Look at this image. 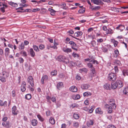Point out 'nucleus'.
I'll return each instance as SVG.
<instances>
[{
    "mask_svg": "<svg viewBox=\"0 0 128 128\" xmlns=\"http://www.w3.org/2000/svg\"><path fill=\"white\" fill-rule=\"evenodd\" d=\"M92 94L91 92H86L83 94V95L84 96H90Z\"/></svg>",
    "mask_w": 128,
    "mask_h": 128,
    "instance_id": "obj_35",
    "label": "nucleus"
},
{
    "mask_svg": "<svg viewBox=\"0 0 128 128\" xmlns=\"http://www.w3.org/2000/svg\"><path fill=\"white\" fill-rule=\"evenodd\" d=\"M123 92L125 94L128 95V86L126 87L124 89Z\"/></svg>",
    "mask_w": 128,
    "mask_h": 128,
    "instance_id": "obj_40",
    "label": "nucleus"
},
{
    "mask_svg": "<svg viewBox=\"0 0 128 128\" xmlns=\"http://www.w3.org/2000/svg\"><path fill=\"white\" fill-rule=\"evenodd\" d=\"M102 51L104 52H106L108 51V50L107 49L104 47L103 46L102 47Z\"/></svg>",
    "mask_w": 128,
    "mask_h": 128,
    "instance_id": "obj_50",
    "label": "nucleus"
},
{
    "mask_svg": "<svg viewBox=\"0 0 128 128\" xmlns=\"http://www.w3.org/2000/svg\"><path fill=\"white\" fill-rule=\"evenodd\" d=\"M20 53L22 54V56H24L26 57L27 56V53L25 51L21 52Z\"/></svg>",
    "mask_w": 128,
    "mask_h": 128,
    "instance_id": "obj_49",
    "label": "nucleus"
},
{
    "mask_svg": "<svg viewBox=\"0 0 128 128\" xmlns=\"http://www.w3.org/2000/svg\"><path fill=\"white\" fill-rule=\"evenodd\" d=\"M104 88L107 90H110L112 88V86H111L110 84L108 83H106L104 85Z\"/></svg>",
    "mask_w": 128,
    "mask_h": 128,
    "instance_id": "obj_16",
    "label": "nucleus"
},
{
    "mask_svg": "<svg viewBox=\"0 0 128 128\" xmlns=\"http://www.w3.org/2000/svg\"><path fill=\"white\" fill-rule=\"evenodd\" d=\"M70 91L74 92H76L78 90L77 88L74 86H72L70 88Z\"/></svg>",
    "mask_w": 128,
    "mask_h": 128,
    "instance_id": "obj_22",
    "label": "nucleus"
},
{
    "mask_svg": "<svg viewBox=\"0 0 128 128\" xmlns=\"http://www.w3.org/2000/svg\"><path fill=\"white\" fill-rule=\"evenodd\" d=\"M119 54V51L118 50L116 49L114 51V57L116 58L118 56Z\"/></svg>",
    "mask_w": 128,
    "mask_h": 128,
    "instance_id": "obj_30",
    "label": "nucleus"
},
{
    "mask_svg": "<svg viewBox=\"0 0 128 128\" xmlns=\"http://www.w3.org/2000/svg\"><path fill=\"white\" fill-rule=\"evenodd\" d=\"M68 43L71 45V48L72 49L76 51L78 50V49L76 48V45L74 42L70 41Z\"/></svg>",
    "mask_w": 128,
    "mask_h": 128,
    "instance_id": "obj_10",
    "label": "nucleus"
},
{
    "mask_svg": "<svg viewBox=\"0 0 128 128\" xmlns=\"http://www.w3.org/2000/svg\"><path fill=\"white\" fill-rule=\"evenodd\" d=\"M66 6V4L64 2L62 3L60 5L61 8L64 10H66L67 8V7Z\"/></svg>",
    "mask_w": 128,
    "mask_h": 128,
    "instance_id": "obj_33",
    "label": "nucleus"
},
{
    "mask_svg": "<svg viewBox=\"0 0 128 128\" xmlns=\"http://www.w3.org/2000/svg\"><path fill=\"white\" fill-rule=\"evenodd\" d=\"M26 83L25 81L22 82L20 87V89L22 92H24L26 90Z\"/></svg>",
    "mask_w": 128,
    "mask_h": 128,
    "instance_id": "obj_11",
    "label": "nucleus"
},
{
    "mask_svg": "<svg viewBox=\"0 0 128 128\" xmlns=\"http://www.w3.org/2000/svg\"><path fill=\"white\" fill-rule=\"evenodd\" d=\"M92 60V62H92L93 64H98V62L96 60Z\"/></svg>",
    "mask_w": 128,
    "mask_h": 128,
    "instance_id": "obj_57",
    "label": "nucleus"
},
{
    "mask_svg": "<svg viewBox=\"0 0 128 128\" xmlns=\"http://www.w3.org/2000/svg\"><path fill=\"white\" fill-rule=\"evenodd\" d=\"M37 117L40 121L41 122H43L44 121V119L40 115L38 114L37 115Z\"/></svg>",
    "mask_w": 128,
    "mask_h": 128,
    "instance_id": "obj_45",
    "label": "nucleus"
},
{
    "mask_svg": "<svg viewBox=\"0 0 128 128\" xmlns=\"http://www.w3.org/2000/svg\"><path fill=\"white\" fill-rule=\"evenodd\" d=\"M10 53V50L8 48H6L5 50V55L6 56H8Z\"/></svg>",
    "mask_w": 128,
    "mask_h": 128,
    "instance_id": "obj_23",
    "label": "nucleus"
},
{
    "mask_svg": "<svg viewBox=\"0 0 128 128\" xmlns=\"http://www.w3.org/2000/svg\"><path fill=\"white\" fill-rule=\"evenodd\" d=\"M63 83L62 82H58L57 85V88L59 90H60L63 87Z\"/></svg>",
    "mask_w": 128,
    "mask_h": 128,
    "instance_id": "obj_21",
    "label": "nucleus"
},
{
    "mask_svg": "<svg viewBox=\"0 0 128 128\" xmlns=\"http://www.w3.org/2000/svg\"><path fill=\"white\" fill-rule=\"evenodd\" d=\"M85 11V8H82L80 9L78 12L80 14H82L84 13Z\"/></svg>",
    "mask_w": 128,
    "mask_h": 128,
    "instance_id": "obj_41",
    "label": "nucleus"
},
{
    "mask_svg": "<svg viewBox=\"0 0 128 128\" xmlns=\"http://www.w3.org/2000/svg\"><path fill=\"white\" fill-rule=\"evenodd\" d=\"M7 104V102L6 101H5L3 102L2 100H0V106H6Z\"/></svg>",
    "mask_w": 128,
    "mask_h": 128,
    "instance_id": "obj_28",
    "label": "nucleus"
},
{
    "mask_svg": "<svg viewBox=\"0 0 128 128\" xmlns=\"http://www.w3.org/2000/svg\"><path fill=\"white\" fill-rule=\"evenodd\" d=\"M114 63L116 64L117 66H120L121 64L120 61L117 60H115L114 61Z\"/></svg>",
    "mask_w": 128,
    "mask_h": 128,
    "instance_id": "obj_31",
    "label": "nucleus"
},
{
    "mask_svg": "<svg viewBox=\"0 0 128 128\" xmlns=\"http://www.w3.org/2000/svg\"><path fill=\"white\" fill-rule=\"evenodd\" d=\"M108 103L110 106H112L114 109L116 108V105L115 103V100L111 98L109 100Z\"/></svg>",
    "mask_w": 128,
    "mask_h": 128,
    "instance_id": "obj_6",
    "label": "nucleus"
},
{
    "mask_svg": "<svg viewBox=\"0 0 128 128\" xmlns=\"http://www.w3.org/2000/svg\"><path fill=\"white\" fill-rule=\"evenodd\" d=\"M27 81L32 87L34 86V78L32 76H28L27 79Z\"/></svg>",
    "mask_w": 128,
    "mask_h": 128,
    "instance_id": "obj_8",
    "label": "nucleus"
},
{
    "mask_svg": "<svg viewBox=\"0 0 128 128\" xmlns=\"http://www.w3.org/2000/svg\"><path fill=\"white\" fill-rule=\"evenodd\" d=\"M94 122L92 120H90L87 122L86 124L88 126H89L90 125H92L93 124Z\"/></svg>",
    "mask_w": 128,
    "mask_h": 128,
    "instance_id": "obj_32",
    "label": "nucleus"
},
{
    "mask_svg": "<svg viewBox=\"0 0 128 128\" xmlns=\"http://www.w3.org/2000/svg\"><path fill=\"white\" fill-rule=\"evenodd\" d=\"M19 59V62L20 63H22L24 62V60L22 58H20Z\"/></svg>",
    "mask_w": 128,
    "mask_h": 128,
    "instance_id": "obj_63",
    "label": "nucleus"
},
{
    "mask_svg": "<svg viewBox=\"0 0 128 128\" xmlns=\"http://www.w3.org/2000/svg\"><path fill=\"white\" fill-rule=\"evenodd\" d=\"M111 10L115 12H119V10L118 8H114V7H111Z\"/></svg>",
    "mask_w": 128,
    "mask_h": 128,
    "instance_id": "obj_43",
    "label": "nucleus"
},
{
    "mask_svg": "<svg viewBox=\"0 0 128 128\" xmlns=\"http://www.w3.org/2000/svg\"><path fill=\"white\" fill-rule=\"evenodd\" d=\"M12 95L13 97L14 98L16 96L15 91L14 90H13L12 92Z\"/></svg>",
    "mask_w": 128,
    "mask_h": 128,
    "instance_id": "obj_64",
    "label": "nucleus"
},
{
    "mask_svg": "<svg viewBox=\"0 0 128 128\" xmlns=\"http://www.w3.org/2000/svg\"><path fill=\"white\" fill-rule=\"evenodd\" d=\"M2 125L3 126L8 128L10 127V122H4L2 123Z\"/></svg>",
    "mask_w": 128,
    "mask_h": 128,
    "instance_id": "obj_20",
    "label": "nucleus"
},
{
    "mask_svg": "<svg viewBox=\"0 0 128 128\" xmlns=\"http://www.w3.org/2000/svg\"><path fill=\"white\" fill-rule=\"evenodd\" d=\"M100 6H97L94 8H92V10H99V9H100Z\"/></svg>",
    "mask_w": 128,
    "mask_h": 128,
    "instance_id": "obj_62",
    "label": "nucleus"
},
{
    "mask_svg": "<svg viewBox=\"0 0 128 128\" xmlns=\"http://www.w3.org/2000/svg\"><path fill=\"white\" fill-rule=\"evenodd\" d=\"M92 45L94 47L96 45V42L95 40H93L91 42Z\"/></svg>",
    "mask_w": 128,
    "mask_h": 128,
    "instance_id": "obj_56",
    "label": "nucleus"
},
{
    "mask_svg": "<svg viewBox=\"0 0 128 128\" xmlns=\"http://www.w3.org/2000/svg\"><path fill=\"white\" fill-rule=\"evenodd\" d=\"M96 113L100 114H102L103 112V111L101 110V108H96Z\"/></svg>",
    "mask_w": 128,
    "mask_h": 128,
    "instance_id": "obj_24",
    "label": "nucleus"
},
{
    "mask_svg": "<svg viewBox=\"0 0 128 128\" xmlns=\"http://www.w3.org/2000/svg\"><path fill=\"white\" fill-rule=\"evenodd\" d=\"M63 51L67 54L72 52V50L70 48H68L66 47H63L62 48Z\"/></svg>",
    "mask_w": 128,
    "mask_h": 128,
    "instance_id": "obj_13",
    "label": "nucleus"
},
{
    "mask_svg": "<svg viewBox=\"0 0 128 128\" xmlns=\"http://www.w3.org/2000/svg\"><path fill=\"white\" fill-rule=\"evenodd\" d=\"M82 33L81 31H78L76 32H75L74 34V36L72 35L70 36L73 38L78 40H79L80 39L76 38V37H78L79 36L82 35Z\"/></svg>",
    "mask_w": 128,
    "mask_h": 128,
    "instance_id": "obj_7",
    "label": "nucleus"
},
{
    "mask_svg": "<svg viewBox=\"0 0 128 128\" xmlns=\"http://www.w3.org/2000/svg\"><path fill=\"white\" fill-rule=\"evenodd\" d=\"M52 101L54 102H56V98L55 97L53 96L51 98Z\"/></svg>",
    "mask_w": 128,
    "mask_h": 128,
    "instance_id": "obj_59",
    "label": "nucleus"
},
{
    "mask_svg": "<svg viewBox=\"0 0 128 128\" xmlns=\"http://www.w3.org/2000/svg\"><path fill=\"white\" fill-rule=\"evenodd\" d=\"M32 124L34 126H36L38 123V122L37 120L34 119L30 121Z\"/></svg>",
    "mask_w": 128,
    "mask_h": 128,
    "instance_id": "obj_19",
    "label": "nucleus"
},
{
    "mask_svg": "<svg viewBox=\"0 0 128 128\" xmlns=\"http://www.w3.org/2000/svg\"><path fill=\"white\" fill-rule=\"evenodd\" d=\"M116 74L112 72L108 74V79L111 81H114L116 80Z\"/></svg>",
    "mask_w": 128,
    "mask_h": 128,
    "instance_id": "obj_5",
    "label": "nucleus"
},
{
    "mask_svg": "<svg viewBox=\"0 0 128 128\" xmlns=\"http://www.w3.org/2000/svg\"><path fill=\"white\" fill-rule=\"evenodd\" d=\"M48 79V76L46 75H45L43 76L42 78V83L43 84L44 83V81H46Z\"/></svg>",
    "mask_w": 128,
    "mask_h": 128,
    "instance_id": "obj_17",
    "label": "nucleus"
},
{
    "mask_svg": "<svg viewBox=\"0 0 128 128\" xmlns=\"http://www.w3.org/2000/svg\"><path fill=\"white\" fill-rule=\"evenodd\" d=\"M72 56L74 58L76 57L78 58L79 57V56L78 54H76L74 52L72 54Z\"/></svg>",
    "mask_w": 128,
    "mask_h": 128,
    "instance_id": "obj_52",
    "label": "nucleus"
},
{
    "mask_svg": "<svg viewBox=\"0 0 128 128\" xmlns=\"http://www.w3.org/2000/svg\"><path fill=\"white\" fill-rule=\"evenodd\" d=\"M41 10V11L42 13L43 14H44V13L46 12L47 11L46 9L44 8H42Z\"/></svg>",
    "mask_w": 128,
    "mask_h": 128,
    "instance_id": "obj_54",
    "label": "nucleus"
},
{
    "mask_svg": "<svg viewBox=\"0 0 128 128\" xmlns=\"http://www.w3.org/2000/svg\"><path fill=\"white\" fill-rule=\"evenodd\" d=\"M78 106V105L75 104H72L71 106V107L72 108H74L75 107H77Z\"/></svg>",
    "mask_w": 128,
    "mask_h": 128,
    "instance_id": "obj_58",
    "label": "nucleus"
},
{
    "mask_svg": "<svg viewBox=\"0 0 128 128\" xmlns=\"http://www.w3.org/2000/svg\"><path fill=\"white\" fill-rule=\"evenodd\" d=\"M122 72L124 76H128V69L124 70L122 71Z\"/></svg>",
    "mask_w": 128,
    "mask_h": 128,
    "instance_id": "obj_27",
    "label": "nucleus"
},
{
    "mask_svg": "<svg viewBox=\"0 0 128 128\" xmlns=\"http://www.w3.org/2000/svg\"><path fill=\"white\" fill-rule=\"evenodd\" d=\"M39 48L41 50H43L44 48V45L41 44L39 46Z\"/></svg>",
    "mask_w": 128,
    "mask_h": 128,
    "instance_id": "obj_51",
    "label": "nucleus"
},
{
    "mask_svg": "<svg viewBox=\"0 0 128 128\" xmlns=\"http://www.w3.org/2000/svg\"><path fill=\"white\" fill-rule=\"evenodd\" d=\"M8 3L9 4L14 7H16L18 6V4L16 3H14L12 1L8 2Z\"/></svg>",
    "mask_w": 128,
    "mask_h": 128,
    "instance_id": "obj_26",
    "label": "nucleus"
},
{
    "mask_svg": "<svg viewBox=\"0 0 128 128\" xmlns=\"http://www.w3.org/2000/svg\"><path fill=\"white\" fill-rule=\"evenodd\" d=\"M80 98V96L79 94L74 95L73 96V98L74 100H78Z\"/></svg>",
    "mask_w": 128,
    "mask_h": 128,
    "instance_id": "obj_39",
    "label": "nucleus"
},
{
    "mask_svg": "<svg viewBox=\"0 0 128 128\" xmlns=\"http://www.w3.org/2000/svg\"><path fill=\"white\" fill-rule=\"evenodd\" d=\"M123 85V82L118 80H117L115 82L111 84L112 88L113 89H115L116 88H120L122 87Z\"/></svg>",
    "mask_w": 128,
    "mask_h": 128,
    "instance_id": "obj_1",
    "label": "nucleus"
},
{
    "mask_svg": "<svg viewBox=\"0 0 128 128\" xmlns=\"http://www.w3.org/2000/svg\"><path fill=\"white\" fill-rule=\"evenodd\" d=\"M105 107L108 109V113L111 114L112 112V109H114L112 107L110 106L109 104H106L105 105Z\"/></svg>",
    "mask_w": 128,
    "mask_h": 128,
    "instance_id": "obj_9",
    "label": "nucleus"
},
{
    "mask_svg": "<svg viewBox=\"0 0 128 128\" xmlns=\"http://www.w3.org/2000/svg\"><path fill=\"white\" fill-rule=\"evenodd\" d=\"M114 70L115 72L116 73H117L118 72V67L117 66H114Z\"/></svg>",
    "mask_w": 128,
    "mask_h": 128,
    "instance_id": "obj_60",
    "label": "nucleus"
},
{
    "mask_svg": "<svg viewBox=\"0 0 128 128\" xmlns=\"http://www.w3.org/2000/svg\"><path fill=\"white\" fill-rule=\"evenodd\" d=\"M9 76V73L6 71L2 72L0 76V80L2 82H4L6 81V78Z\"/></svg>",
    "mask_w": 128,
    "mask_h": 128,
    "instance_id": "obj_2",
    "label": "nucleus"
},
{
    "mask_svg": "<svg viewBox=\"0 0 128 128\" xmlns=\"http://www.w3.org/2000/svg\"><path fill=\"white\" fill-rule=\"evenodd\" d=\"M32 98L31 95L30 94H28L25 96V98L28 100Z\"/></svg>",
    "mask_w": 128,
    "mask_h": 128,
    "instance_id": "obj_38",
    "label": "nucleus"
},
{
    "mask_svg": "<svg viewBox=\"0 0 128 128\" xmlns=\"http://www.w3.org/2000/svg\"><path fill=\"white\" fill-rule=\"evenodd\" d=\"M80 72H86L88 71V70L86 68H84L80 69Z\"/></svg>",
    "mask_w": 128,
    "mask_h": 128,
    "instance_id": "obj_48",
    "label": "nucleus"
},
{
    "mask_svg": "<svg viewBox=\"0 0 128 128\" xmlns=\"http://www.w3.org/2000/svg\"><path fill=\"white\" fill-rule=\"evenodd\" d=\"M87 66L90 68H92L93 66L92 64L90 62H88L87 64Z\"/></svg>",
    "mask_w": 128,
    "mask_h": 128,
    "instance_id": "obj_53",
    "label": "nucleus"
},
{
    "mask_svg": "<svg viewBox=\"0 0 128 128\" xmlns=\"http://www.w3.org/2000/svg\"><path fill=\"white\" fill-rule=\"evenodd\" d=\"M116 28L118 30H120V31L122 32L124 29L125 27L124 26L120 24L117 26Z\"/></svg>",
    "mask_w": 128,
    "mask_h": 128,
    "instance_id": "obj_14",
    "label": "nucleus"
},
{
    "mask_svg": "<svg viewBox=\"0 0 128 128\" xmlns=\"http://www.w3.org/2000/svg\"><path fill=\"white\" fill-rule=\"evenodd\" d=\"M30 53L31 56L32 57H34L35 56V53L32 48H30Z\"/></svg>",
    "mask_w": 128,
    "mask_h": 128,
    "instance_id": "obj_18",
    "label": "nucleus"
},
{
    "mask_svg": "<svg viewBox=\"0 0 128 128\" xmlns=\"http://www.w3.org/2000/svg\"><path fill=\"white\" fill-rule=\"evenodd\" d=\"M113 32V30L110 28H108L107 29V30L106 32V33L107 34H112Z\"/></svg>",
    "mask_w": 128,
    "mask_h": 128,
    "instance_id": "obj_34",
    "label": "nucleus"
},
{
    "mask_svg": "<svg viewBox=\"0 0 128 128\" xmlns=\"http://www.w3.org/2000/svg\"><path fill=\"white\" fill-rule=\"evenodd\" d=\"M79 126V124L78 122H73V126L75 128H78Z\"/></svg>",
    "mask_w": 128,
    "mask_h": 128,
    "instance_id": "obj_29",
    "label": "nucleus"
},
{
    "mask_svg": "<svg viewBox=\"0 0 128 128\" xmlns=\"http://www.w3.org/2000/svg\"><path fill=\"white\" fill-rule=\"evenodd\" d=\"M49 122L52 124L55 123V121L54 118L52 117L50 118L49 119Z\"/></svg>",
    "mask_w": 128,
    "mask_h": 128,
    "instance_id": "obj_37",
    "label": "nucleus"
},
{
    "mask_svg": "<svg viewBox=\"0 0 128 128\" xmlns=\"http://www.w3.org/2000/svg\"><path fill=\"white\" fill-rule=\"evenodd\" d=\"M74 118L76 119H78L79 118L78 115L74 113L73 115Z\"/></svg>",
    "mask_w": 128,
    "mask_h": 128,
    "instance_id": "obj_46",
    "label": "nucleus"
},
{
    "mask_svg": "<svg viewBox=\"0 0 128 128\" xmlns=\"http://www.w3.org/2000/svg\"><path fill=\"white\" fill-rule=\"evenodd\" d=\"M57 60L59 62H62L66 64L69 62L68 58L64 56L60 55L59 56L57 57Z\"/></svg>",
    "mask_w": 128,
    "mask_h": 128,
    "instance_id": "obj_3",
    "label": "nucleus"
},
{
    "mask_svg": "<svg viewBox=\"0 0 128 128\" xmlns=\"http://www.w3.org/2000/svg\"><path fill=\"white\" fill-rule=\"evenodd\" d=\"M33 48L35 51L38 52L40 51L39 49L38 46L36 45H34L33 46Z\"/></svg>",
    "mask_w": 128,
    "mask_h": 128,
    "instance_id": "obj_36",
    "label": "nucleus"
},
{
    "mask_svg": "<svg viewBox=\"0 0 128 128\" xmlns=\"http://www.w3.org/2000/svg\"><path fill=\"white\" fill-rule=\"evenodd\" d=\"M67 32L69 34H72L74 33V32L73 30H70L69 31H68Z\"/></svg>",
    "mask_w": 128,
    "mask_h": 128,
    "instance_id": "obj_61",
    "label": "nucleus"
},
{
    "mask_svg": "<svg viewBox=\"0 0 128 128\" xmlns=\"http://www.w3.org/2000/svg\"><path fill=\"white\" fill-rule=\"evenodd\" d=\"M48 10L50 12V14L51 15L53 16L54 15L55 13L56 12V11L50 8H48Z\"/></svg>",
    "mask_w": 128,
    "mask_h": 128,
    "instance_id": "obj_25",
    "label": "nucleus"
},
{
    "mask_svg": "<svg viewBox=\"0 0 128 128\" xmlns=\"http://www.w3.org/2000/svg\"><path fill=\"white\" fill-rule=\"evenodd\" d=\"M57 74V71L56 70H55L51 72V74L52 76H56Z\"/></svg>",
    "mask_w": 128,
    "mask_h": 128,
    "instance_id": "obj_47",
    "label": "nucleus"
},
{
    "mask_svg": "<svg viewBox=\"0 0 128 128\" xmlns=\"http://www.w3.org/2000/svg\"><path fill=\"white\" fill-rule=\"evenodd\" d=\"M12 113L14 115H16L18 112L16 108V106H14L12 108Z\"/></svg>",
    "mask_w": 128,
    "mask_h": 128,
    "instance_id": "obj_15",
    "label": "nucleus"
},
{
    "mask_svg": "<svg viewBox=\"0 0 128 128\" xmlns=\"http://www.w3.org/2000/svg\"><path fill=\"white\" fill-rule=\"evenodd\" d=\"M18 48L20 50H22L24 49V46L23 42H22L21 44L19 46Z\"/></svg>",
    "mask_w": 128,
    "mask_h": 128,
    "instance_id": "obj_42",
    "label": "nucleus"
},
{
    "mask_svg": "<svg viewBox=\"0 0 128 128\" xmlns=\"http://www.w3.org/2000/svg\"><path fill=\"white\" fill-rule=\"evenodd\" d=\"M112 42L114 44V46L115 47L117 46L118 43L117 41L115 40H112Z\"/></svg>",
    "mask_w": 128,
    "mask_h": 128,
    "instance_id": "obj_44",
    "label": "nucleus"
},
{
    "mask_svg": "<svg viewBox=\"0 0 128 128\" xmlns=\"http://www.w3.org/2000/svg\"><path fill=\"white\" fill-rule=\"evenodd\" d=\"M90 87L89 84H84L81 86V88L82 90H86L88 89Z\"/></svg>",
    "mask_w": 128,
    "mask_h": 128,
    "instance_id": "obj_12",
    "label": "nucleus"
},
{
    "mask_svg": "<svg viewBox=\"0 0 128 128\" xmlns=\"http://www.w3.org/2000/svg\"><path fill=\"white\" fill-rule=\"evenodd\" d=\"M97 42L99 43H101L103 42V40L102 38L98 39L97 40Z\"/></svg>",
    "mask_w": 128,
    "mask_h": 128,
    "instance_id": "obj_55",
    "label": "nucleus"
},
{
    "mask_svg": "<svg viewBox=\"0 0 128 128\" xmlns=\"http://www.w3.org/2000/svg\"><path fill=\"white\" fill-rule=\"evenodd\" d=\"M102 1L107 2H110V0H91V2H93L94 4L97 5H102L104 3Z\"/></svg>",
    "mask_w": 128,
    "mask_h": 128,
    "instance_id": "obj_4",
    "label": "nucleus"
}]
</instances>
